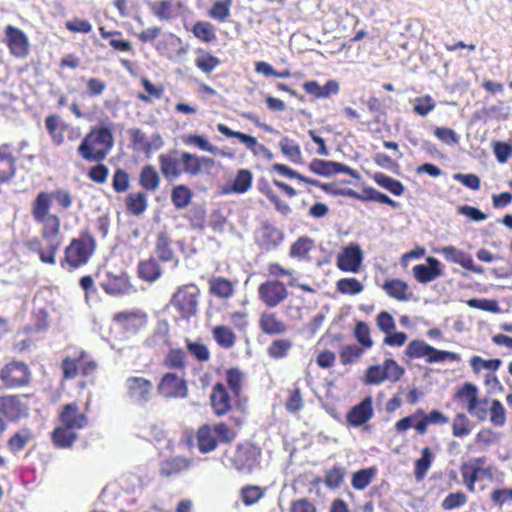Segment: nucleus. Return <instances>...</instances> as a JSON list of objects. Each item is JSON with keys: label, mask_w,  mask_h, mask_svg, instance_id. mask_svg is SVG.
<instances>
[{"label": "nucleus", "mask_w": 512, "mask_h": 512, "mask_svg": "<svg viewBox=\"0 0 512 512\" xmlns=\"http://www.w3.org/2000/svg\"><path fill=\"white\" fill-rule=\"evenodd\" d=\"M54 200L63 210H68L73 204L71 192L65 189H55L52 192L40 191L31 203V215L40 225V234L46 243L45 252L41 250L42 241L37 236L24 243L29 252L38 255L42 263L49 265L56 263V255L61 246V219L51 212Z\"/></svg>", "instance_id": "1"}, {"label": "nucleus", "mask_w": 512, "mask_h": 512, "mask_svg": "<svg viewBox=\"0 0 512 512\" xmlns=\"http://www.w3.org/2000/svg\"><path fill=\"white\" fill-rule=\"evenodd\" d=\"M158 161L160 171L168 181H174L183 174L195 177L204 172L208 173L215 166L213 158L178 150L160 154Z\"/></svg>", "instance_id": "2"}, {"label": "nucleus", "mask_w": 512, "mask_h": 512, "mask_svg": "<svg viewBox=\"0 0 512 512\" xmlns=\"http://www.w3.org/2000/svg\"><path fill=\"white\" fill-rule=\"evenodd\" d=\"M225 382H217L210 393V406L213 414L223 417L229 414L233 405L239 400L244 384V373L237 367L225 371Z\"/></svg>", "instance_id": "3"}, {"label": "nucleus", "mask_w": 512, "mask_h": 512, "mask_svg": "<svg viewBox=\"0 0 512 512\" xmlns=\"http://www.w3.org/2000/svg\"><path fill=\"white\" fill-rule=\"evenodd\" d=\"M58 421L60 426L51 433L52 443L57 448H70L78 439L77 431L84 429L89 423L87 414L80 411L76 402L62 406Z\"/></svg>", "instance_id": "4"}, {"label": "nucleus", "mask_w": 512, "mask_h": 512, "mask_svg": "<svg viewBox=\"0 0 512 512\" xmlns=\"http://www.w3.org/2000/svg\"><path fill=\"white\" fill-rule=\"evenodd\" d=\"M114 145L111 125L93 126L77 148L78 155L86 162H103Z\"/></svg>", "instance_id": "5"}, {"label": "nucleus", "mask_w": 512, "mask_h": 512, "mask_svg": "<svg viewBox=\"0 0 512 512\" xmlns=\"http://www.w3.org/2000/svg\"><path fill=\"white\" fill-rule=\"evenodd\" d=\"M96 247V239L89 229L80 231L65 247L60 266L70 272L85 266L94 255Z\"/></svg>", "instance_id": "6"}, {"label": "nucleus", "mask_w": 512, "mask_h": 512, "mask_svg": "<svg viewBox=\"0 0 512 512\" xmlns=\"http://www.w3.org/2000/svg\"><path fill=\"white\" fill-rule=\"evenodd\" d=\"M236 438L237 432L225 422L202 424L195 433L196 446L201 454L216 450L220 443L230 444Z\"/></svg>", "instance_id": "7"}, {"label": "nucleus", "mask_w": 512, "mask_h": 512, "mask_svg": "<svg viewBox=\"0 0 512 512\" xmlns=\"http://www.w3.org/2000/svg\"><path fill=\"white\" fill-rule=\"evenodd\" d=\"M63 380H73L77 376L88 378L93 376L98 363L83 349H77L73 355L65 356L60 364Z\"/></svg>", "instance_id": "8"}, {"label": "nucleus", "mask_w": 512, "mask_h": 512, "mask_svg": "<svg viewBox=\"0 0 512 512\" xmlns=\"http://www.w3.org/2000/svg\"><path fill=\"white\" fill-rule=\"evenodd\" d=\"M449 418L441 411L433 409L425 413L423 409H417L413 414L401 418L395 423V430L403 433L410 428H414L417 434L424 435L428 431L429 425L447 424Z\"/></svg>", "instance_id": "9"}, {"label": "nucleus", "mask_w": 512, "mask_h": 512, "mask_svg": "<svg viewBox=\"0 0 512 512\" xmlns=\"http://www.w3.org/2000/svg\"><path fill=\"white\" fill-rule=\"evenodd\" d=\"M262 449L253 442L238 443L229 457L231 466L240 474L250 475L260 467Z\"/></svg>", "instance_id": "10"}, {"label": "nucleus", "mask_w": 512, "mask_h": 512, "mask_svg": "<svg viewBox=\"0 0 512 512\" xmlns=\"http://www.w3.org/2000/svg\"><path fill=\"white\" fill-rule=\"evenodd\" d=\"M405 369L394 359L388 358L383 363L371 365L367 368L364 375L366 385H380L385 381L391 383L398 382L404 375Z\"/></svg>", "instance_id": "11"}, {"label": "nucleus", "mask_w": 512, "mask_h": 512, "mask_svg": "<svg viewBox=\"0 0 512 512\" xmlns=\"http://www.w3.org/2000/svg\"><path fill=\"white\" fill-rule=\"evenodd\" d=\"M32 371L27 363L12 360L0 368V381L7 389H19L30 385Z\"/></svg>", "instance_id": "12"}, {"label": "nucleus", "mask_w": 512, "mask_h": 512, "mask_svg": "<svg viewBox=\"0 0 512 512\" xmlns=\"http://www.w3.org/2000/svg\"><path fill=\"white\" fill-rule=\"evenodd\" d=\"M199 289L195 284L180 286L171 298V305L181 319L188 320L197 313Z\"/></svg>", "instance_id": "13"}, {"label": "nucleus", "mask_w": 512, "mask_h": 512, "mask_svg": "<svg viewBox=\"0 0 512 512\" xmlns=\"http://www.w3.org/2000/svg\"><path fill=\"white\" fill-rule=\"evenodd\" d=\"M44 124L51 142L56 146L64 144L65 140L75 142L81 136L79 128L65 122L58 114L46 116Z\"/></svg>", "instance_id": "14"}, {"label": "nucleus", "mask_w": 512, "mask_h": 512, "mask_svg": "<svg viewBox=\"0 0 512 512\" xmlns=\"http://www.w3.org/2000/svg\"><path fill=\"white\" fill-rule=\"evenodd\" d=\"M157 392L165 399H182L188 396L189 389L183 376L175 372H166L157 383Z\"/></svg>", "instance_id": "15"}, {"label": "nucleus", "mask_w": 512, "mask_h": 512, "mask_svg": "<svg viewBox=\"0 0 512 512\" xmlns=\"http://www.w3.org/2000/svg\"><path fill=\"white\" fill-rule=\"evenodd\" d=\"M258 296L266 307L274 308L289 297V291L282 281L268 279L258 286Z\"/></svg>", "instance_id": "16"}, {"label": "nucleus", "mask_w": 512, "mask_h": 512, "mask_svg": "<svg viewBox=\"0 0 512 512\" xmlns=\"http://www.w3.org/2000/svg\"><path fill=\"white\" fill-rule=\"evenodd\" d=\"M112 320L125 333L136 335L147 327L148 315L139 309L120 311L113 315Z\"/></svg>", "instance_id": "17"}, {"label": "nucleus", "mask_w": 512, "mask_h": 512, "mask_svg": "<svg viewBox=\"0 0 512 512\" xmlns=\"http://www.w3.org/2000/svg\"><path fill=\"white\" fill-rule=\"evenodd\" d=\"M126 393L129 399L139 405H145L153 397V383L142 376H130L125 382Z\"/></svg>", "instance_id": "18"}, {"label": "nucleus", "mask_w": 512, "mask_h": 512, "mask_svg": "<svg viewBox=\"0 0 512 512\" xmlns=\"http://www.w3.org/2000/svg\"><path fill=\"white\" fill-rule=\"evenodd\" d=\"M4 43L9 53L18 59H24L29 55L30 43L27 35L18 27L7 25L4 30Z\"/></svg>", "instance_id": "19"}, {"label": "nucleus", "mask_w": 512, "mask_h": 512, "mask_svg": "<svg viewBox=\"0 0 512 512\" xmlns=\"http://www.w3.org/2000/svg\"><path fill=\"white\" fill-rule=\"evenodd\" d=\"M27 395L0 396V414L10 421H18L28 415V406L23 401Z\"/></svg>", "instance_id": "20"}, {"label": "nucleus", "mask_w": 512, "mask_h": 512, "mask_svg": "<svg viewBox=\"0 0 512 512\" xmlns=\"http://www.w3.org/2000/svg\"><path fill=\"white\" fill-rule=\"evenodd\" d=\"M437 253L443 255L446 261L451 263L459 264L464 269H467L475 274L482 275L485 269L476 265L470 254L456 248L455 246L449 245L436 250Z\"/></svg>", "instance_id": "21"}, {"label": "nucleus", "mask_w": 512, "mask_h": 512, "mask_svg": "<svg viewBox=\"0 0 512 512\" xmlns=\"http://www.w3.org/2000/svg\"><path fill=\"white\" fill-rule=\"evenodd\" d=\"M309 169L313 173L324 177L344 173L353 178H358V173L354 169L345 164L334 161L314 159L311 161Z\"/></svg>", "instance_id": "22"}, {"label": "nucleus", "mask_w": 512, "mask_h": 512, "mask_svg": "<svg viewBox=\"0 0 512 512\" xmlns=\"http://www.w3.org/2000/svg\"><path fill=\"white\" fill-rule=\"evenodd\" d=\"M156 50L167 59H175L182 57L188 51L187 47L184 46L182 39L174 33H167L163 38L156 44Z\"/></svg>", "instance_id": "23"}, {"label": "nucleus", "mask_w": 512, "mask_h": 512, "mask_svg": "<svg viewBox=\"0 0 512 512\" xmlns=\"http://www.w3.org/2000/svg\"><path fill=\"white\" fill-rule=\"evenodd\" d=\"M373 416V400L371 396H367L349 410L346 421L352 427H360L369 422Z\"/></svg>", "instance_id": "24"}, {"label": "nucleus", "mask_w": 512, "mask_h": 512, "mask_svg": "<svg viewBox=\"0 0 512 512\" xmlns=\"http://www.w3.org/2000/svg\"><path fill=\"white\" fill-rule=\"evenodd\" d=\"M363 254L359 245L347 246L337 257V267L343 272L357 273L360 270Z\"/></svg>", "instance_id": "25"}, {"label": "nucleus", "mask_w": 512, "mask_h": 512, "mask_svg": "<svg viewBox=\"0 0 512 512\" xmlns=\"http://www.w3.org/2000/svg\"><path fill=\"white\" fill-rule=\"evenodd\" d=\"M104 292L111 296L127 294L131 290V284L127 273L107 272L106 279L100 284Z\"/></svg>", "instance_id": "26"}, {"label": "nucleus", "mask_w": 512, "mask_h": 512, "mask_svg": "<svg viewBox=\"0 0 512 512\" xmlns=\"http://www.w3.org/2000/svg\"><path fill=\"white\" fill-rule=\"evenodd\" d=\"M217 130L219 133L228 138L238 139L242 144L246 146L247 149L252 152L254 156H260L267 150V147L259 143L255 137L240 131H234L223 123L217 124Z\"/></svg>", "instance_id": "27"}, {"label": "nucleus", "mask_w": 512, "mask_h": 512, "mask_svg": "<svg viewBox=\"0 0 512 512\" xmlns=\"http://www.w3.org/2000/svg\"><path fill=\"white\" fill-rule=\"evenodd\" d=\"M217 130L219 133L228 138L238 139L242 144L246 146L247 149L252 152L254 156H260L267 150V147L259 143L255 137L240 131H234L223 123L217 124Z\"/></svg>", "instance_id": "28"}, {"label": "nucleus", "mask_w": 512, "mask_h": 512, "mask_svg": "<svg viewBox=\"0 0 512 512\" xmlns=\"http://www.w3.org/2000/svg\"><path fill=\"white\" fill-rule=\"evenodd\" d=\"M16 150L11 144L0 146V183L9 181L15 174Z\"/></svg>", "instance_id": "29"}, {"label": "nucleus", "mask_w": 512, "mask_h": 512, "mask_svg": "<svg viewBox=\"0 0 512 512\" xmlns=\"http://www.w3.org/2000/svg\"><path fill=\"white\" fill-rule=\"evenodd\" d=\"M253 173L246 168L239 169L233 180L222 187V194H244L252 187Z\"/></svg>", "instance_id": "30"}, {"label": "nucleus", "mask_w": 512, "mask_h": 512, "mask_svg": "<svg viewBox=\"0 0 512 512\" xmlns=\"http://www.w3.org/2000/svg\"><path fill=\"white\" fill-rule=\"evenodd\" d=\"M342 194L362 202L372 201L389 205L392 208H397L399 206L395 200L372 187H364L362 193H359L353 189H347Z\"/></svg>", "instance_id": "31"}, {"label": "nucleus", "mask_w": 512, "mask_h": 512, "mask_svg": "<svg viewBox=\"0 0 512 512\" xmlns=\"http://www.w3.org/2000/svg\"><path fill=\"white\" fill-rule=\"evenodd\" d=\"M428 265L417 264L412 268L413 275L419 283H429L442 275L440 262L434 257L426 259Z\"/></svg>", "instance_id": "32"}, {"label": "nucleus", "mask_w": 512, "mask_h": 512, "mask_svg": "<svg viewBox=\"0 0 512 512\" xmlns=\"http://www.w3.org/2000/svg\"><path fill=\"white\" fill-rule=\"evenodd\" d=\"M460 473L463 485L469 492L474 493L476 491V482L479 479L482 477H492V467L488 466L485 469H480L479 467L462 463L460 466Z\"/></svg>", "instance_id": "33"}, {"label": "nucleus", "mask_w": 512, "mask_h": 512, "mask_svg": "<svg viewBox=\"0 0 512 512\" xmlns=\"http://www.w3.org/2000/svg\"><path fill=\"white\" fill-rule=\"evenodd\" d=\"M193 460L184 456H176L161 462L159 474L161 477L170 478L189 470Z\"/></svg>", "instance_id": "34"}, {"label": "nucleus", "mask_w": 512, "mask_h": 512, "mask_svg": "<svg viewBox=\"0 0 512 512\" xmlns=\"http://www.w3.org/2000/svg\"><path fill=\"white\" fill-rule=\"evenodd\" d=\"M381 288L390 297L399 302L409 301L412 297V293L409 290L408 284L398 278H388L381 285Z\"/></svg>", "instance_id": "35"}, {"label": "nucleus", "mask_w": 512, "mask_h": 512, "mask_svg": "<svg viewBox=\"0 0 512 512\" xmlns=\"http://www.w3.org/2000/svg\"><path fill=\"white\" fill-rule=\"evenodd\" d=\"M478 395V387L471 382H465L456 389L454 393V400L468 412L469 409H473L475 407Z\"/></svg>", "instance_id": "36"}, {"label": "nucleus", "mask_w": 512, "mask_h": 512, "mask_svg": "<svg viewBox=\"0 0 512 512\" xmlns=\"http://www.w3.org/2000/svg\"><path fill=\"white\" fill-rule=\"evenodd\" d=\"M259 327L267 335H278L287 331L286 323L276 312H263L259 318Z\"/></svg>", "instance_id": "37"}, {"label": "nucleus", "mask_w": 512, "mask_h": 512, "mask_svg": "<svg viewBox=\"0 0 512 512\" xmlns=\"http://www.w3.org/2000/svg\"><path fill=\"white\" fill-rule=\"evenodd\" d=\"M209 293L219 299L227 300L235 294V283L222 276H213L209 282Z\"/></svg>", "instance_id": "38"}, {"label": "nucleus", "mask_w": 512, "mask_h": 512, "mask_svg": "<svg viewBox=\"0 0 512 512\" xmlns=\"http://www.w3.org/2000/svg\"><path fill=\"white\" fill-rule=\"evenodd\" d=\"M257 189L262 195L266 196L279 213L282 215H288L291 212L289 204L280 199L266 178L261 177L258 180Z\"/></svg>", "instance_id": "39"}, {"label": "nucleus", "mask_w": 512, "mask_h": 512, "mask_svg": "<svg viewBox=\"0 0 512 512\" xmlns=\"http://www.w3.org/2000/svg\"><path fill=\"white\" fill-rule=\"evenodd\" d=\"M283 241V233L280 229L265 224L261 227L259 232L258 244L265 250L275 249Z\"/></svg>", "instance_id": "40"}, {"label": "nucleus", "mask_w": 512, "mask_h": 512, "mask_svg": "<svg viewBox=\"0 0 512 512\" xmlns=\"http://www.w3.org/2000/svg\"><path fill=\"white\" fill-rule=\"evenodd\" d=\"M154 252L161 262H170L175 258L173 241L166 231H161L156 236Z\"/></svg>", "instance_id": "41"}, {"label": "nucleus", "mask_w": 512, "mask_h": 512, "mask_svg": "<svg viewBox=\"0 0 512 512\" xmlns=\"http://www.w3.org/2000/svg\"><path fill=\"white\" fill-rule=\"evenodd\" d=\"M139 185L144 190V192H156L161 184V177L157 171V169L150 164H147L142 167L139 173Z\"/></svg>", "instance_id": "42"}, {"label": "nucleus", "mask_w": 512, "mask_h": 512, "mask_svg": "<svg viewBox=\"0 0 512 512\" xmlns=\"http://www.w3.org/2000/svg\"><path fill=\"white\" fill-rule=\"evenodd\" d=\"M315 242L309 236H301L290 246L289 256L299 261H309L310 252L314 249Z\"/></svg>", "instance_id": "43"}, {"label": "nucleus", "mask_w": 512, "mask_h": 512, "mask_svg": "<svg viewBox=\"0 0 512 512\" xmlns=\"http://www.w3.org/2000/svg\"><path fill=\"white\" fill-rule=\"evenodd\" d=\"M137 273L140 279L147 282H154L160 278L162 269L153 257L139 262L137 266Z\"/></svg>", "instance_id": "44"}, {"label": "nucleus", "mask_w": 512, "mask_h": 512, "mask_svg": "<svg viewBox=\"0 0 512 512\" xmlns=\"http://www.w3.org/2000/svg\"><path fill=\"white\" fill-rule=\"evenodd\" d=\"M193 196V191L185 184L175 185L171 189V202L177 210L187 208L192 202Z\"/></svg>", "instance_id": "45"}, {"label": "nucleus", "mask_w": 512, "mask_h": 512, "mask_svg": "<svg viewBox=\"0 0 512 512\" xmlns=\"http://www.w3.org/2000/svg\"><path fill=\"white\" fill-rule=\"evenodd\" d=\"M178 7L173 0H160L150 5L152 14L160 21H169L176 17Z\"/></svg>", "instance_id": "46"}, {"label": "nucleus", "mask_w": 512, "mask_h": 512, "mask_svg": "<svg viewBox=\"0 0 512 512\" xmlns=\"http://www.w3.org/2000/svg\"><path fill=\"white\" fill-rule=\"evenodd\" d=\"M125 204L128 213L140 216L148 208L147 194L144 191L131 192L127 195Z\"/></svg>", "instance_id": "47"}, {"label": "nucleus", "mask_w": 512, "mask_h": 512, "mask_svg": "<svg viewBox=\"0 0 512 512\" xmlns=\"http://www.w3.org/2000/svg\"><path fill=\"white\" fill-rule=\"evenodd\" d=\"M195 66L206 75H210L221 63L220 59L203 48L196 50Z\"/></svg>", "instance_id": "48"}, {"label": "nucleus", "mask_w": 512, "mask_h": 512, "mask_svg": "<svg viewBox=\"0 0 512 512\" xmlns=\"http://www.w3.org/2000/svg\"><path fill=\"white\" fill-rule=\"evenodd\" d=\"M212 337L216 344L223 349H231L236 343V334L225 325H217L212 328Z\"/></svg>", "instance_id": "49"}, {"label": "nucleus", "mask_w": 512, "mask_h": 512, "mask_svg": "<svg viewBox=\"0 0 512 512\" xmlns=\"http://www.w3.org/2000/svg\"><path fill=\"white\" fill-rule=\"evenodd\" d=\"M373 181L381 188L389 191L395 196H401L404 193L405 187L403 183L395 178H392L385 173L376 172L372 176Z\"/></svg>", "instance_id": "50"}, {"label": "nucleus", "mask_w": 512, "mask_h": 512, "mask_svg": "<svg viewBox=\"0 0 512 512\" xmlns=\"http://www.w3.org/2000/svg\"><path fill=\"white\" fill-rule=\"evenodd\" d=\"M474 428V423L462 412L456 413L452 424V435L456 438H465L469 436Z\"/></svg>", "instance_id": "51"}, {"label": "nucleus", "mask_w": 512, "mask_h": 512, "mask_svg": "<svg viewBox=\"0 0 512 512\" xmlns=\"http://www.w3.org/2000/svg\"><path fill=\"white\" fill-rule=\"evenodd\" d=\"M191 32L195 38L204 43H212L217 38L215 26L208 21H196Z\"/></svg>", "instance_id": "52"}, {"label": "nucleus", "mask_w": 512, "mask_h": 512, "mask_svg": "<svg viewBox=\"0 0 512 512\" xmlns=\"http://www.w3.org/2000/svg\"><path fill=\"white\" fill-rule=\"evenodd\" d=\"M233 0H217L213 2L208 10V16L219 22H225L231 15Z\"/></svg>", "instance_id": "53"}, {"label": "nucleus", "mask_w": 512, "mask_h": 512, "mask_svg": "<svg viewBox=\"0 0 512 512\" xmlns=\"http://www.w3.org/2000/svg\"><path fill=\"white\" fill-rule=\"evenodd\" d=\"M304 399L301 388L294 385L287 390V397L284 402L285 409L291 414H297L304 408Z\"/></svg>", "instance_id": "54"}, {"label": "nucleus", "mask_w": 512, "mask_h": 512, "mask_svg": "<svg viewBox=\"0 0 512 512\" xmlns=\"http://www.w3.org/2000/svg\"><path fill=\"white\" fill-rule=\"evenodd\" d=\"M187 357L181 348H171L164 358V366L170 369L185 370Z\"/></svg>", "instance_id": "55"}, {"label": "nucleus", "mask_w": 512, "mask_h": 512, "mask_svg": "<svg viewBox=\"0 0 512 512\" xmlns=\"http://www.w3.org/2000/svg\"><path fill=\"white\" fill-rule=\"evenodd\" d=\"M431 345L427 344L424 340L415 339L410 341L404 351V354L409 359H421L428 357Z\"/></svg>", "instance_id": "56"}, {"label": "nucleus", "mask_w": 512, "mask_h": 512, "mask_svg": "<svg viewBox=\"0 0 512 512\" xmlns=\"http://www.w3.org/2000/svg\"><path fill=\"white\" fill-rule=\"evenodd\" d=\"M364 290L363 284L354 277L341 278L336 282V291L343 295H358Z\"/></svg>", "instance_id": "57"}, {"label": "nucleus", "mask_w": 512, "mask_h": 512, "mask_svg": "<svg viewBox=\"0 0 512 512\" xmlns=\"http://www.w3.org/2000/svg\"><path fill=\"white\" fill-rule=\"evenodd\" d=\"M266 489L258 485H245L240 489V498L244 505L256 504L264 497Z\"/></svg>", "instance_id": "58"}, {"label": "nucleus", "mask_w": 512, "mask_h": 512, "mask_svg": "<svg viewBox=\"0 0 512 512\" xmlns=\"http://www.w3.org/2000/svg\"><path fill=\"white\" fill-rule=\"evenodd\" d=\"M432 464V452L429 447L421 451V457L415 461L414 476L417 480H423Z\"/></svg>", "instance_id": "59"}, {"label": "nucleus", "mask_w": 512, "mask_h": 512, "mask_svg": "<svg viewBox=\"0 0 512 512\" xmlns=\"http://www.w3.org/2000/svg\"><path fill=\"white\" fill-rule=\"evenodd\" d=\"M488 415L490 422L496 427H503L507 421L506 409L498 399L491 401Z\"/></svg>", "instance_id": "60"}, {"label": "nucleus", "mask_w": 512, "mask_h": 512, "mask_svg": "<svg viewBox=\"0 0 512 512\" xmlns=\"http://www.w3.org/2000/svg\"><path fill=\"white\" fill-rule=\"evenodd\" d=\"M291 348V340L286 338L275 339L269 345L267 353L272 359H282L288 355V352Z\"/></svg>", "instance_id": "61"}, {"label": "nucleus", "mask_w": 512, "mask_h": 512, "mask_svg": "<svg viewBox=\"0 0 512 512\" xmlns=\"http://www.w3.org/2000/svg\"><path fill=\"white\" fill-rule=\"evenodd\" d=\"M279 147L283 155L294 163L301 160L302 154L300 146L293 139L283 137L279 142Z\"/></svg>", "instance_id": "62"}, {"label": "nucleus", "mask_w": 512, "mask_h": 512, "mask_svg": "<svg viewBox=\"0 0 512 512\" xmlns=\"http://www.w3.org/2000/svg\"><path fill=\"white\" fill-rule=\"evenodd\" d=\"M346 471L342 466H333L325 473L323 482L330 489H337L344 481Z\"/></svg>", "instance_id": "63"}, {"label": "nucleus", "mask_w": 512, "mask_h": 512, "mask_svg": "<svg viewBox=\"0 0 512 512\" xmlns=\"http://www.w3.org/2000/svg\"><path fill=\"white\" fill-rule=\"evenodd\" d=\"M364 348L356 344L345 345L339 352V358L342 365H350L356 362L364 353Z\"/></svg>", "instance_id": "64"}]
</instances>
